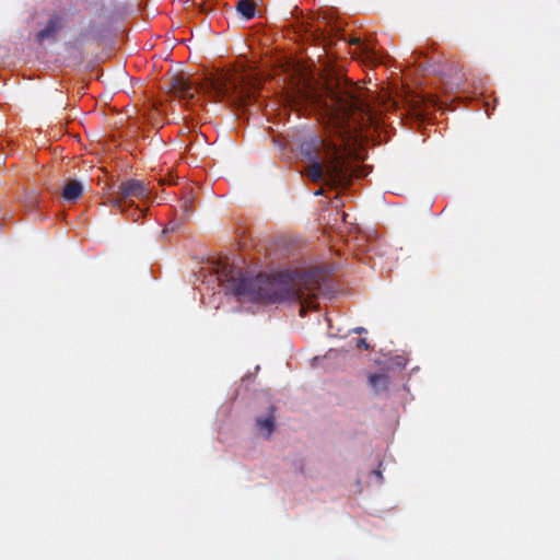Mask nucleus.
Returning a JSON list of instances; mask_svg holds the SVG:
<instances>
[{
    "mask_svg": "<svg viewBox=\"0 0 560 560\" xmlns=\"http://www.w3.org/2000/svg\"><path fill=\"white\" fill-rule=\"evenodd\" d=\"M194 208V196L191 192H189L187 196H185L180 203V209L183 212V217L185 219H188L190 213L192 212Z\"/></svg>",
    "mask_w": 560,
    "mask_h": 560,
    "instance_id": "11",
    "label": "nucleus"
},
{
    "mask_svg": "<svg viewBox=\"0 0 560 560\" xmlns=\"http://www.w3.org/2000/svg\"><path fill=\"white\" fill-rule=\"evenodd\" d=\"M359 42H360V39H359V38H355V39H352L350 43H351V44H358Z\"/></svg>",
    "mask_w": 560,
    "mask_h": 560,
    "instance_id": "16",
    "label": "nucleus"
},
{
    "mask_svg": "<svg viewBox=\"0 0 560 560\" xmlns=\"http://www.w3.org/2000/svg\"><path fill=\"white\" fill-rule=\"evenodd\" d=\"M276 408L271 406L268 410V413L261 417H257L255 420V428L258 431V433L265 438L270 439L272 432L276 428V416H275Z\"/></svg>",
    "mask_w": 560,
    "mask_h": 560,
    "instance_id": "7",
    "label": "nucleus"
},
{
    "mask_svg": "<svg viewBox=\"0 0 560 560\" xmlns=\"http://www.w3.org/2000/svg\"><path fill=\"white\" fill-rule=\"evenodd\" d=\"M236 10L245 20H250L255 16V2L253 0H240Z\"/></svg>",
    "mask_w": 560,
    "mask_h": 560,
    "instance_id": "9",
    "label": "nucleus"
},
{
    "mask_svg": "<svg viewBox=\"0 0 560 560\" xmlns=\"http://www.w3.org/2000/svg\"><path fill=\"white\" fill-rule=\"evenodd\" d=\"M82 192V183L77 179H71L62 188L61 196L67 201H75L81 197Z\"/></svg>",
    "mask_w": 560,
    "mask_h": 560,
    "instance_id": "8",
    "label": "nucleus"
},
{
    "mask_svg": "<svg viewBox=\"0 0 560 560\" xmlns=\"http://www.w3.org/2000/svg\"><path fill=\"white\" fill-rule=\"evenodd\" d=\"M259 86V80L243 75H223L211 83L212 93L218 101L228 100L240 106L255 100Z\"/></svg>",
    "mask_w": 560,
    "mask_h": 560,
    "instance_id": "3",
    "label": "nucleus"
},
{
    "mask_svg": "<svg viewBox=\"0 0 560 560\" xmlns=\"http://www.w3.org/2000/svg\"><path fill=\"white\" fill-rule=\"evenodd\" d=\"M168 90L183 100L192 98L196 88L185 75H173L167 83Z\"/></svg>",
    "mask_w": 560,
    "mask_h": 560,
    "instance_id": "6",
    "label": "nucleus"
},
{
    "mask_svg": "<svg viewBox=\"0 0 560 560\" xmlns=\"http://www.w3.org/2000/svg\"><path fill=\"white\" fill-rule=\"evenodd\" d=\"M323 194H324V189L323 188H319L318 190L315 191L316 196H319V195H323Z\"/></svg>",
    "mask_w": 560,
    "mask_h": 560,
    "instance_id": "15",
    "label": "nucleus"
},
{
    "mask_svg": "<svg viewBox=\"0 0 560 560\" xmlns=\"http://www.w3.org/2000/svg\"><path fill=\"white\" fill-rule=\"evenodd\" d=\"M65 27V16L58 12L49 14L44 28L36 34V42L44 44L47 39H55L58 33Z\"/></svg>",
    "mask_w": 560,
    "mask_h": 560,
    "instance_id": "5",
    "label": "nucleus"
},
{
    "mask_svg": "<svg viewBox=\"0 0 560 560\" xmlns=\"http://www.w3.org/2000/svg\"><path fill=\"white\" fill-rule=\"evenodd\" d=\"M451 71H456V68L454 66H452Z\"/></svg>",
    "mask_w": 560,
    "mask_h": 560,
    "instance_id": "17",
    "label": "nucleus"
},
{
    "mask_svg": "<svg viewBox=\"0 0 560 560\" xmlns=\"http://www.w3.org/2000/svg\"><path fill=\"white\" fill-rule=\"evenodd\" d=\"M359 89L348 82H329L314 94V103L328 118L341 143L326 142L312 137L301 143L302 158L310 163L304 174L313 183L325 180L331 188L348 187L352 180L349 161L350 142L369 120L368 105L358 94Z\"/></svg>",
    "mask_w": 560,
    "mask_h": 560,
    "instance_id": "1",
    "label": "nucleus"
},
{
    "mask_svg": "<svg viewBox=\"0 0 560 560\" xmlns=\"http://www.w3.org/2000/svg\"><path fill=\"white\" fill-rule=\"evenodd\" d=\"M357 347L360 349L368 350L370 348V345L368 343L366 339L360 338L357 340Z\"/></svg>",
    "mask_w": 560,
    "mask_h": 560,
    "instance_id": "13",
    "label": "nucleus"
},
{
    "mask_svg": "<svg viewBox=\"0 0 560 560\" xmlns=\"http://www.w3.org/2000/svg\"><path fill=\"white\" fill-rule=\"evenodd\" d=\"M352 331L355 334H362V332H365L366 330L363 327H355L352 329Z\"/></svg>",
    "mask_w": 560,
    "mask_h": 560,
    "instance_id": "14",
    "label": "nucleus"
},
{
    "mask_svg": "<svg viewBox=\"0 0 560 560\" xmlns=\"http://www.w3.org/2000/svg\"><path fill=\"white\" fill-rule=\"evenodd\" d=\"M149 189L144 183L139 179H127L119 184L117 189L118 197L113 199V205L125 212V206L129 200L145 198Z\"/></svg>",
    "mask_w": 560,
    "mask_h": 560,
    "instance_id": "4",
    "label": "nucleus"
},
{
    "mask_svg": "<svg viewBox=\"0 0 560 560\" xmlns=\"http://www.w3.org/2000/svg\"><path fill=\"white\" fill-rule=\"evenodd\" d=\"M142 215H143V211L139 207L135 208L130 213V217H132L135 221H138L139 218Z\"/></svg>",
    "mask_w": 560,
    "mask_h": 560,
    "instance_id": "12",
    "label": "nucleus"
},
{
    "mask_svg": "<svg viewBox=\"0 0 560 560\" xmlns=\"http://www.w3.org/2000/svg\"><path fill=\"white\" fill-rule=\"evenodd\" d=\"M219 279L226 291L238 301L281 303L295 301L301 303L300 315L305 316L306 308L315 307L313 299L319 291L324 275L318 270L293 271L275 277L258 275L250 277L236 266L225 264L219 272Z\"/></svg>",
    "mask_w": 560,
    "mask_h": 560,
    "instance_id": "2",
    "label": "nucleus"
},
{
    "mask_svg": "<svg viewBox=\"0 0 560 560\" xmlns=\"http://www.w3.org/2000/svg\"><path fill=\"white\" fill-rule=\"evenodd\" d=\"M369 385L375 390H385L388 386V376L383 373L371 374L369 376Z\"/></svg>",
    "mask_w": 560,
    "mask_h": 560,
    "instance_id": "10",
    "label": "nucleus"
}]
</instances>
